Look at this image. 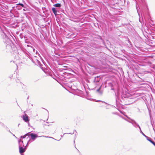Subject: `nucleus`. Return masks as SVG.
Instances as JSON below:
<instances>
[{
    "label": "nucleus",
    "mask_w": 155,
    "mask_h": 155,
    "mask_svg": "<svg viewBox=\"0 0 155 155\" xmlns=\"http://www.w3.org/2000/svg\"><path fill=\"white\" fill-rule=\"evenodd\" d=\"M101 78L100 76H97L94 78V82L95 83H96V84L98 85L99 84V83L101 79Z\"/></svg>",
    "instance_id": "nucleus-5"
},
{
    "label": "nucleus",
    "mask_w": 155,
    "mask_h": 155,
    "mask_svg": "<svg viewBox=\"0 0 155 155\" xmlns=\"http://www.w3.org/2000/svg\"><path fill=\"white\" fill-rule=\"evenodd\" d=\"M10 133H11L14 136V137H15V136L14 134H13L10 130H8Z\"/></svg>",
    "instance_id": "nucleus-29"
},
{
    "label": "nucleus",
    "mask_w": 155,
    "mask_h": 155,
    "mask_svg": "<svg viewBox=\"0 0 155 155\" xmlns=\"http://www.w3.org/2000/svg\"><path fill=\"white\" fill-rule=\"evenodd\" d=\"M123 119L125 120H126V121H127V122H128L132 124V122H133V121H131L130 119H129V120H127V119H125V118H123Z\"/></svg>",
    "instance_id": "nucleus-20"
},
{
    "label": "nucleus",
    "mask_w": 155,
    "mask_h": 155,
    "mask_svg": "<svg viewBox=\"0 0 155 155\" xmlns=\"http://www.w3.org/2000/svg\"><path fill=\"white\" fill-rule=\"evenodd\" d=\"M29 136H30V138L33 141L35 140L37 137H38L37 134L32 133H30L29 134Z\"/></svg>",
    "instance_id": "nucleus-3"
},
{
    "label": "nucleus",
    "mask_w": 155,
    "mask_h": 155,
    "mask_svg": "<svg viewBox=\"0 0 155 155\" xmlns=\"http://www.w3.org/2000/svg\"><path fill=\"white\" fill-rule=\"evenodd\" d=\"M31 140V139L30 138L29 140H28V142H27V143H29V142Z\"/></svg>",
    "instance_id": "nucleus-30"
},
{
    "label": "nucleus",
    "mask_w": 155,
    "mask_h": 155,
    "mask_svg": "<svg viewBox=\"0 0 155 155\" xmlns=\"http://www.w3.org/2000/svg\"><path fill=\"white\" fill-rule=\"evenodd\" d=\"M5 127V129L8 128L6 126H5V127Z\"/></svg>",
    "instance_id": "nucleus-33"
},
{
    "label": "nucleus",
    "mask_w": 155,
    "mask_h": 155,
    "mask_svg": "<svg viewBox=\"0 0 155 155\" xmlns=\"http://www.w3.org/2000/svg\"><path fill=\"white\" fill-rule=\"evenodd\" d=\"M35 61L36 62V64H40V62L37 59H35Z\"/></svg>",
    "instance_id": "nucleus-21"
},
{
    "label": "nucleus",
    "mask_w": 155,
    "mask_h": 155,
    "mask_svg": "<svg viewBox=\"0 0 155 155\" xmlns=\"http://www.w3.org/2000/svg\"><path fill=\"white\" fill-rule=\"evenodd\" d=\"M112 114H115V115L117 114V113L116 112H113V113H112Z\"/></svg>",
    "instance_id": "nucleus-28"
},
{
    "label": "nucleus",
    "mask_w": 155,
    "mask_h": 155,
    "mask_svg": "<svg viewBox=\"0 0 155 155\" xmlns=\"http://www.w3.org/2000/svg\"><path fill=\"white\" fill-rule=\"evenodd\" d=\"M16 81L17 83H19L20 82L19 80L17 79V80H16Z\"/></svg>",
    "instance_id": "nucleus-26"
},
{
    "label": "nucleus",
    "mask_w": 155,
    "mask_h": 155,
    "mask_svg": "<svg viewBox=\"0 0 155 155\" xmlns=\"http://www.w3.org/2000/svg\"><path fill=\"white\" fill-rule=\"evenodd\" d=\"M136 2V8L137 9V13H138V15H139V21L141 22V23H142V20H141V19H140V14L139 12H138V7L137 6V5H138V3L137 2V1Z\"/></svg>",
    "instance_id": "nucleus-11"
},
{
    "label": "nucleus",
    "mask_w": 155,
    "mask_h": 155,
    "mask_svg": "<svg viewBox=\"0 0 155 155\" xmlns=\"http://www.w3.org/2000/svg\"><path fill=\"white\" fill-rule=\"evenodd\" d=\"M19 152L21 154L25 152L26 149V148L25 147H19ZM22 155V154H21Z\"/></svg>",
    "instance_id": "nucleus-9"
},
{
    "label": "nucleus",
    "mask_w": 155,
    "mask_h": 155,
    "mask_svg": "<svg viewBox=\"0 0 155 155\" xmlns=\"http://www.w3.org/2000/svg\"><path fill=\"white\" fill-rule=\"evenodd\" d=\"M28 146V143H27V144L25 146V147L26 148V147H27Z\"/></svg>",
    "instance_id": "nucleus-32"
},
{
    "label": "nucleus",
    "mask_w": 155,
    "mask_h": 155,
    "mask_svg": "<svg viewBox=\"0 0 155 155\" xmlns=\"http://www.w3.org/2000/svg\"><path fill=\"white\" fill-rule=\"evenodd\" d=\"M19 147H24L23 141L21 139L18 140Z\"/></svg>",
    "instance_id": "nucleus-10"
},
{
    "label": "nucleus",
    "mask_w": 155,
    "mask_h": 155,
    "mask_svg": "<svg viewBox=\"0 0 155 155\" xmlns=\"http://www.w3.org/2000/svg\"><path fill=\"white\" fill-rule=\"evenodd\" d=\"M14 16L15 17H18V16Z\"/></svg>",
    "instance_id": "nucleus-42"
},
{
    "label": "nucleus",
    "mask_w": 155,
    "mask_h": 155,
    "mask_svg": "<svg viewBox=\"0 0 155 155\" xmlns=\"http://www.w3.org/2000/svg\"><path fill=\"white\" fill-rule=\"evenodd\" d=\"M23 119L25 122L28 123V126H29V119L28 118V117L26 114H25V115L23 116Z\"/></svg>",
    "instance_id": "nucleus-7"
},
{
    "label": "nucleus",
    "mask_w": 155,
    "mask_h": 155,
    "mask_svg": "<svg viewBox=\"0 0 155 155\" xmlns=\"http://www.w3.org/2000/svg\"><path fill=\"white\" fill-rule=\"evenodd\" d=\"M16 8L19 10L23 8H25V5L21 3H19L16 5Z\"/></svg>",
    "instance_id": "nucleus-4"
},
{
    "label": "nucleus",
    "mask_w": 155,
    "mask_h": 155,
    "mask_svg": "<svg viewBox=\"0 0 155 155\" xmlns=\"http://www.w3.org/2000/svg\"><path fill=\"white\" fill-rule=\"evenodd\" d=\"M52 10L55 16H56L58 15L57 13L58 11L56 8L54 7L52 8Z\"/></svg>",
    "instance_id": "nucleus-12"
},
{
    "label": "nucleus",
    "mask_w": 155,
    "mask_h": 155,
    "mask_svg": "<svg viewBox=\"0 0 155 155\" xmlns=\"http://www.w3.org/2000/svg\"><path fill=\"white\" fill-rule=\"evenodd\" d=\"M66 134V133L64 134L63 135H61V138L63 137V135H64V134Z\"/></svg>",
    "instance_id": "nucleus-31"
},
{
    "label": "nucleus",
    "mask_w": 155,
    "mask_h": 155,
    "mask_svg": "<svg viewBox=\"0 0 155 155\" xmlns=\"http://www.w3.org/2000/svg\"><path fill=\"white\" fill-rule=\"evenodd\" d=\"M121 97H122V99H123V96H122Z\"/></svg>",
    "instance_id": "nucleus-43"
},
{
    "label": "nucleus",
    "mask_w": 155,
    "mask_h": 155,
    "mask_svg": "<svg viewBox=\"0 0 155 155\" xmlns=\"http://www.w3.org/2000/svg\"><path fill=\"white\" fill-rule=\"evenodd\" d=\"M126 117L128 119H129L128 118H129L128 117L127 115H125Z\"/></svg>",
    "instance_id": "nucleus-37"
},
{
    "label": "nucleus",
    "mask_w": 155,
    "mask_h": 155,
    "mask_svg": "<svg viewBox=\"0 0 155 155\" xmlns=\"http://www.w3.org/2000/svg\"><path fill=\"white\" fill-rule=\"evenodd\" d=\"M75 140H74V143H75Z\"/></svg>",
    "instance_id": "nucleus-45"
},
{
    "label": "nucleus",
    "mask_w": 155,
    "mask_h": 155,
    "mask_svg": "<svg viewBox=\"0 0 155 155\" xmlns=\"http://www.w3.org/2000/svg\"><path fill=\"white\" fill-rule=\"evenodd\" d=\"M123 96H124V98H125V97H125V96H124V95H123Z\"/></svg>",
    "instance_id": "nucleus-44"
},
{
    "label": "nucleus",
    "mask_w": 155,
    "mask_h": 155,
    "mask_svg": "<svg viewBox=\"0 0 155 155\" xmlns=\"http://www.w3.org/2000/svg\"><path fill=\"white\" fill-rule=\"evenodd\" d=\"M146 138L147 140L149 141L155 146V142L153 141L150 138L148 137Z\"/></svg>",
    "instance_id": "nucleus-13"
},
{
    "label": "nucleus",
    "mask_w": 155,
    "mask_h": 155,
    "mask_svg": "<svg viewBox=\"0 0 155 155\" xmlns=\"http://www.w3.org/2000/svg\"><path fill=\"white\" fill-rule=\"evenodd\" d=\"M35 53H36V54H38V51H36Z\"/></svg>",
    "instance_id": "nucleus-34"
},
{
    "label": "nucleus",
    "mask_w": 155,
    "mask_h": 155,
    "mask_svg": "<svg viewBox=\"0 0 155 155\" xmlns=\"http://www.w3.org/2000/svg\"><path fill=\"white\" fill-rule=\"evenodd\" d=\"M61 6V3H57L53 5V6L57 8H60Z\"/></svg>",
    "instance_id": "nucleus-16"
},
{
    "label": "nucleus",
    "mask_w": 155,
    "mask_h": 155,
    "mask_svg": "<svg viewBox=\"0 0 155 155\" xmlns=\"http://www.w3.org/2000/svg\"><path fill=\"white\" fill-rule=\"evenodd\" d=\"M102 102H103V103H105V104H107L105 102H104V101H102Z\"/></svg>",
    "instance_id": "nucleus-36"
},
{
    "label": "nucleus",
    "mask_w": 155,
    "mask_h": 155,
    "mask_svg": "<svg viewBox=\"0 0 155 155\" xmlns=\"http://www.w3.org/2000/svg\"><path fill=\"white\" fill-rule=\"evenodd\" d=\"M0 37L2 38L4 40H6L10 41V39L8 38V37L6 34L4 32L2 28L1 25H0Z\"/></svg>",
    "instance_id": "nucleus-2"
},
{
    "label": "nucleus",
    "mask_w": 155,
    "mask_h": 155,
    "mask_svg": "<svg viewBox=\"0 0 155 155\" xmlns=\"http://www.w3.org/2000/svg\"><path fill=\"white\" fill-rule=\"evenodd\" d=\"M101 86L97 90V91L98 92H99L101 94H102L103 93V91H100V89H101Z\"/></svg>",
    "instance_id": "nucleus-17"
},
{
    "label": "nucleus",
    "mask_w": 155,
    "mask_h": 155,
    "mask_svg": "<svg viewBox=\"0 0 155 155\" xmlns=\"http://www.w3.org/2000/svg\"><path fill=\"white\" fill-rule=\"evenodd\" d=\"M138 2H139V5L141 7L142 6L144 7L146 6V4L145 3V0H138Z\"/></svg>",
    "instance_id": "nucleus-8"
},
{
    "label": "nucleus",
    "mask_w": 155,
    "mask_h": 155,
    "mask_svg": "<svg viewBox=\"0 0 155 155\" xmlns=\"http://www.w3.org/2000/svg\"><path fill=\"white\" fill-rule=\"evenodd\" d=\"M33 51L34 52H35V49L34 48H33Z\"/></svg>",
    "instance_id": "nucleus-35"
},
{
    "label": "nucleus",
    "mask_w": 155,
    "mask_h": 155,
    "mask_svg": "<svg viewBox=\"0 0 155 155\" xmlns=\"http://www.w3.org/2000/svg\"><path fill=\"white\" fill-rule=\"evenodd\" d=\"M20 125V124H19L18 125V126H19V125Z\"/></svg>",
    "instance_id": "nucleus-41"
},
{
    "label": "nucleus",
    "mask_w": 155,
    "mask_h": 155,
    "mask_svg": "<svg viewBox=\"0 0 155 155\" xmlns=\"http://www.w3.org/2000/svg\"><path fill=\"white\" fill-rule=\"evenodd\" d=\"M30 132H28V133L24 135L21 136L20 137V138H25L27 136H28V137H29V134H30Z\"/></svg>",
    "instance_id": "nucleus-15"
},
{
    "label": "nucleus",
    "mask_w": 155,
    "mask_h": 155,
    "mask_svg": "<svg viewBox=\"0 0 155 155\" xmlns=\"http://www.w3.org/2000/svg\"><path fill=\"white\" fill-rule=\"evenodd\" d=\"M43 136V137H46V136Z\"/></svg>",
    "instance_id": "nucleus-46"
},
{
    "label": "nucleus",
    "mask_w": 155,
    "mask_h": 155,
    "mask_svg": "<svg viewBox=\"0 0 155 155\" xmlns=\"http://www.w3.org/2000/svg\"><path fill=\"white\" fill-rule=\"evenodd\" d=\"M140 132L146 138H147V137H148V136H147L141 130V128L140 127Z\"/></svg>",
    "instance_id": "nucleus-18"
},
{
    "label": "nucleus",
    "mask_w": 155,
    "mask_h": 155,
    "mask_svg": "<svg viewBox=\"0 0 155 155\" xmlns=\"http://www.w3.org/2000/svg\"><path fill=\"white\" fill-rule=\"evenodd\" d=\"M109 85L111 87V90H114V88L113 87V84L111 83H108Z\"/></svg>",
    "instance_id": "nucleus-19"
},
{
    "label": "nucleus",
    "mask_w": 155,
    "mask_h": 155,
    "mask_svg": "<svg viewBox=\"0 0 155 155\" xmlns=\"http://www.w3.org/2000/svg\"><path fill=\"white\" fill-rule=\"evenodd\" d=\"M4 41L6 43L7 45L6 46V49L7 52H11V50H15L16 49L14 45L12 43V41L10 40V41L5 40Z\"/></svg>",
    "instance_id": "nucleus-1"
},
{
    "label": "nucleus",
    "mask_w": 155,
    "mask_h": 155,
    "mask_svg": "<svg viewBox=\"0 0 155 155\" xmlns=\"http://www.w3.org/2000/svg\"><path fill=\"white\" fill-rule=\"evenodd\" d=\"M127 42H128L127 45L128 47H129V48L132 47V43L128 38L127 39Z\"/></svg>",
    "instance_id": "nucleus-14"
},
{
    "label": "nucleus",
    "mask_w": 155,
    "mask_h": 155,
    "mask_svg": "<svg viewBox=\"0 0 155 155\" xmlns=\"http://www.w3.org/2000/svg\"><path fill=\"white\" fill-rule=\"evenodd\" d=\"M74 131H75L76 132V133H75V135H76L77 134V131H76V130H74L73 132L72 133H68V134H73L74 133Z\"/></svg>",
    "instance_id": "nucleus-22"
},
{
    "label": "nucleus",
    "mask_w": 155,
    "mask_h": 155,
    "mask_svg": "<svg viewBox=\"0 0 155 155\" xmlns=\"http://www.w3.org/2000/svg\"><path fill=\"white\" fill-rule=\"evenodd\" d=\"M141 79V80H139V81H142V79Z\"/></svg>",
    "instance_id": "nucleus-38"
},
{
    "label": "nucleus",
    "mask_w": 155,
    "mask_h": 155,
    "mask_svg": "<svg viewBox=\"0 0 155 155\" xmlns=\"http://www.w3.org/2000/svg\"><path fill=\"white\" fill-rule=\"evenodd\" d=\"M23 8V10L24 11H25V8Z\"/></svg>",
    "instance_id": "nucleus-39"
},
{
    "label": "nucleus",
    "mask_w": 155,
    "mask_h": 155,
    "mask_svg": "<svg viewBox=\"0 0 155 155\" xmlns=\"http://www.w3.org/2000/svg\"><path fill=\"white\" fill-rule=\"evenodd\" d=\"M12 8H13V9H14V8H15V7H12Z\"/></svg>",
    "instance_id": "nucleus-40"
},
{
    "label": "nucleus",
    "mask_w": 155,
    "mask_h": 155,
    "mask_svg": "<svg viewBox=\"0 0 155 155\" xmlns=\"http://www.w3.org/2000/svg\"><path fill=\"white\" fill-rule=\"evenodd\" d=\"M131 121H133V122L132 123V124L133 125L135 128H137V127H138L140 129V127L139 124L134 120L131 119L130 118H128Z\"/></svg>",
    "instance_id": "nucleus-6"
},
{
    "label": "nucleus",
    "mask_w": 155,
    "mask_h": 155,
    "mask_svg": "<svg viewBox=\"0 0 155 155\" xmlns=\"http://www.w3.org/2000/svg\"><path fill=\"white\" fill-rule=\"evenodd\" d=\"M31 61L34 64H36V62L35 61V60L32 58H31Z\"/></svg>",
    "instance_id": "nucleus-23"
},
{
    "label": "nucleus",
    "mask_w": 155,
    "mask_h": 155,
    "mask_svg": "<svg viewBox=\"0 0 155 155\" xmlns=\"http://www.w3.org/2000/svg\"><path fill=\"white\" fill-rule=\"evenodd\" d=\"M155 35V34L154 35ZM152 37V38L153 39H155V35L154 36H151Z\"/></svg>",
    "instance_id": "nucleus-27"
},
{
    "label": "nucleus",
    "mask_w": 155,
    "mask_h": 155,
    "mask_svg": "<svg viewBox=\"0 0 155 155\" xmlns=\"http://www.w3.org/2000/svg\"><path fill=\"white\" fill-rule=\"evenodd\" d=\"M115 96H116V101H117V100L119 99V97L118 96H117V94H115Z\"/></svg>",
    "instance_id": "nucleus-24"
},
{
    "label": "nucleus",
    "mask_w": 155,
    "mask_h": 155,
    "mask_svg": "<svg viewBox=\"0 0 155 155\" xmlns=\"http://www.w3.org/2000/svg\"><path fill=\"white\" fill-rule=\"evenodd\" d=\"M0 123L1 124L2 126H3L4 127H5V125H4V124L3 123H1V122H0Z\"/></svg>",
    "instance_id": "nucleus-25"
},
{
    "label": "nucleus",
    "mask_w": 155,
    "mask_h": 155,
    "mask_svg": "<svg viewBox=\"0 0 155 155\" xmlns=\"http://www.w3.org/2000/svg\"><path fill=\"white\" fill-rule=\"evenodd\" d=\"M123 50V51H125V50Z\"/></svg>",
    "instance_id": "nucleus-47"
}]
</instances>
